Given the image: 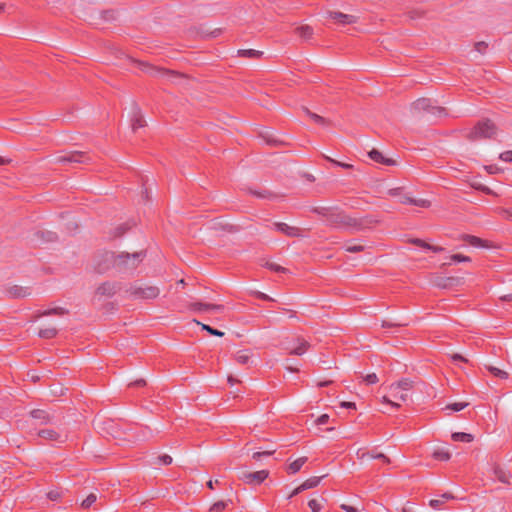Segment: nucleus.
Listing matches in <instances>:
<instances>
[{
    "label": "nucleus",
    "instance_id": "f257e3e1",
    "mask_svg": "<svg viewBox=\"0 0 512 512\" xmlns=\"http://www.w3.org/2000/svg\"><path fill=\"white\" fill-rule=\"evenodd\" d=\"M311 212L325 219L328 225L335 228H345L352 231H363L370 229L379 223V220L373 215H365L355 218L346 214L345 211L337 206H314Z\"/></svg>",
    "mask_w": 512,
    "mask_h": 512
},
{
    "label": "nucleus",
    "instance_id": "f03ea898",
    "mask_svg": "<svg viewBox=\"0 0 512 512\" xmlns=\"http://www.w3.org/2000/svg\"><path fill=\"white\" fill-rule=\"evenodd\" d=\"M146 255V250H140L134 253L121 252L116 254V269L119 272L133 271L145 259Z\"/></svg>",
    "mask_w": 512,
    "mask_h": 512
},
{
    "label": "nucleus",
    "instance_id": "7ed1b4c3",
    "mask_svg": "<svg viewBox=\"0 0 512 512\" xmlns=\"http://www.w3.org/2000/svg\"><path fill=\"white\" fill-rule=\"evenodd\" d=\"M497 133L496 125L490 119L478 121L475 126L465 135L469 141L480 139H491Z\"/></svg>",
    "mask_w": 512,
    "mask_h": 512
},
{
    "label": "nucleus",
    "instance_id": "20e7f679",
    "mask_svg": "<svg viewBox=\"0 0 512 512\" xmlns=\"http://www.w3.org/2000/svg\"><path fill=\"white\" fill-rule=\"evenodd\" d=\"M94 270L103 274L111 268L116 269V253L112 251L99 252L94 256Z\"/></svg>",
    "mask_w": 512,
    "mask_h": 512
},
{
    "label": "nucleus",
    "instance_id": "39448f33",
    "mask_svg": "<svg viewBox=\"0 0 512 512\" xmlns=\"http://www.w3.org/2000/svg\"><path fill=\"white\" fill-rule=\"evenodd\" d=\"M413 113L428 112L437 117L447 116L446 109L440 106H433L429 98H419L411 104Z\"/></svg>",
    "mask_w": 512,
    "mask_h": 512
},
{
    "label": "nucleus",
    "instance_id": "423d86ee",
    "mask_svg": "<svg viewBox=\"0 0 512 512\" xmlns=\"http://www.w3.org/2000/svg\"><path fill=\"white\" fill-rule=\"evenodd\" d=\"M129 60L131 62H133V63L138 64L142 71H144L145 73H147V74H149L150 76H153V77H156L158 75H160V76L168 75V76H173V77H177V78L186 77V75H184L183 73H180V72L175 71V70H170V69H167V68L157 67V66L148 64L146 62H143V61L135 60L133 58H129Z\"/></svg>",
    "mask_w": 512,
    "mask_h": 512
},
{
    "label": "nucleus",
    "instance_id": "0eeeda50",
    "mask_svg": "<svg viewBox=\"0 0 512 512\" xmlns=\"http://www.w3.org/2000/svg\"><path fill=\"white\" fill-rule=\"evenodd\" d=\"M126 293L134 299L151 300L155 299L160 294V289L157 286H130Z\"/></svg>",
    "mask_w": 512,
    "mask_h": 512
},
{
    "label": "nucleus",
    "instance_id": "6e6552de",
    "mask_svg": "<svg viewBox=\"0 0 512 512\" xmlns=\"http://www.w3.org/2000/svg\"><path fill=\"white\" fill-rule=\"evenodd\" d=\"M93 156L89 152L70 151L56 158L57 163H76L88 165L93 162Z\"/></svg>",
    "mask_w": 512,
    "mask_h": 512
},
{
    "label": "nucleus",
    "instance_id": "1a4fd4ad",
    "mask_svg": "<svg viewBox=\"0 0 512 512\" xmlns=\"http://www.w3.org/2000/svg\"><path fill=\"white\" fill-rule=\"evenodd\" d=\"M121 289V283L117 281H106L101 283L95 290V296L113 297Z\"/></svg>",
    "mask_w": 512,
    "mask_h": 512
},
{
    "label": "nucleus",
    "instance_id": "9d476101",
    "mask_svg": "<svg viewBox=\"0 0 512 512\" xmlns=\"http://www.w3.org/2000/svg\"><path fill=\"white\" fill-rule=\"evenodd\" d=\"M269 476L268 470H260L256 472H243L239 479L242 480L246 484H256L259 485L264 480H266Z\"/></svg>",
    "mask_w": 512,
    "mask_h": 512
},
{
    "label": "nucleus",
    "instance_id": "9b49d317",
    "mask_svg": "<svg viewBox=\"0 0 512 512\" xmlns=\"http://www.w3.org/2000/svg\"><path fill=\"white\" fill-rule=\"evenodd\" d=\"M272 229L285 234L288 237H303L302 229L294 226H289L283 222H274L272 224Z\"/></svg>",
    "mask_w": 512,
    "mask_h": 512
},
{
    "label": "nucleus",
    "instance_id": "f8f14e48",
    "mask_svg": "<svg viewBox=\"0 0 512 512\" xmlns=\"http://www.w3.org/2000/svg\"><path fill=\"white\" fill-rule=\"evenodd\" d=\"M188 309L193 312H207V311H215L222 312L224 310V305L222 304H210L203 302H192L188 304Z\"/></svg>",
    "mask_w": 512,
    "mask_h": 512
},
{
    "label": "nucleus",
    "instance_id": "ddd939ff",
    "mask_svg": "<svg viewBox=\"0 0 512 512\" xmlns=\"http://www.w3.org/2000/svg\"><path fill=\"white\" fill-rule=\"evenodd\" d=\"M146 126V121L142 115L141 109L136 102L132 104V118H131V127L133 132H136L138 128H142Z\"/></svg>",
    "mask_w": 512,
    "mask_h": 512
},
{
    "label": "nucleus",
    "instance_id": "4468645a",
    "mask_svg": "<svg viewBox=\"0 0 512 512\" xmlns=\"http://www.w3.org/2000/svg\"><path fill=\"white\" fill-rule=\"evenodd\" d=\"M329 18L336 21L340 25L355 24L358 22V17L350 14H344L339 11H328Z\"/></svg>",
    "mask_w": 512,
    "mask_h": 512
},
{
    "label": "nucleus",
    "instance_id": "2eb2a0df",
    "mask_svg": "<svg viewBox=\"0 0 512 512\" xmlns=\"http://www.w3.org/2000/svg\"><path fill=\"white\" fill-rule=\"evenodd\" d=\"M34 242L37 244H46L53 243L58 240V235L56 232L48 231V230H38L34 233Z\"/></svg>",
    "mask_w": 512,
    "mask_h": 512
},
{
    "label": "nucleus",
    "instance_id": "dca6fc26",
    "mask_svg": "<svg viewBox=\"0 0 512 512\" xmlns=\"http://www.w3.org/2000/svg\"><path fill=\"white\" fill-rule=\"evenodd\" d=\"M461 239L468 243L471 246L474 247H483V248H490L492 245L487 240H483L477 236L469 235V234H463L461 236Z\"/></svg>",
    "mask_w": 512,
    "mask_h": 512
},
{
    "label": "nucleus",
    "instance_id": "f3484780",
    "mask_svg": "<svg viewBox=\"0 0 512 512\" xmlns=\"http://www.w3.org/2000/svg\"><path fill=\"white\" fill-rule=\"evenodd\" d=\"M368 156L370 157V159H372L373 161L377 162V163H380V164H383V165H387V166H393L396 164V161L391 159V158H386L379 150L373 148L369 153H368Z\"/></svg>",
    "mask_w": 512,
    "mask_h": 512
},
{
    "label": "nucleus",
    "instance_id": "a211bd4d",
    "mask_svg": "<svg viewBox=\"0 0 512 512\" xmlns=\"http://www.w3.org/2000/svg\"><path fill=\"white\" fill-rule=\"evenodd\" d=\"M461 278L459 277H437L435 285L439 288H449L460 284Z\"/></svg>",
    "mask_w": 512,
    "mask_h": 512
},
{
    "label": "nucleus",
    "instance_id": "6ab92c4d",
    "mask_svg": "<svg viewBox=\"0 0 512 512\" xmlns=\"http://www.w3.org/2000/svg\"><path fill=\"white\" fill-rule=\"evenodd\" d=\"M211 229L215 231H224L233 234L240 231V226L229 223L213 222Z\"/></svg>",
    "mask_w": 512,
    "mask_h": 512
},
{
    "label": "nucleus",
    "instance_id": "aec40b11",
    "mask_svg": "<svg viewBox=\"0 0 512 512\" xmlns=\"http://www.w3.org/2000/svg\"><path fill=\"white\" fill-rule=\"evenodd\" d=\"M30 416L33 419L39 420L40 424H47L51 422L52 416L45 410L42 409H34L30 412Z\"/></svg>",
    "mask_w": 512,
    "mask_h": 512
},
{
    "label": "nucleus",
    "instance_id": "412c9836",
    "mask_svg": "<svg viewBox=\"0 0 512 512\" xmlns=\"http://www.w3.org/2000/svg\"><path fill=\"white\" fill-rule=\"evenodd\" d=\"M8 293L13 298H24L30 295L29 288L14 285L8 289Z\"/></svg>",
    "mask_w": 512,
    "mask_h": 512
},
{
    "label": "nucleus",
    "instance_id": "4be33fe9",
    "mask_svg": "<svg viewBox=\"0 0 512 512\" xmlns=\"http://www.w3.org/2000/svg\"><path fill=\"white\" fill-rule=\"evenodd\" d=\"M297 341L299 343V345L293 349H291L289 351V354L290 355H297V356H301L303 355L310 347V344L309 342H307L305 339L303 338H297Z\"/></svg>",
    "mask_w": 512,
    "mask_h": 512
},
{
    "label": "nucleus",
    "instance_id": "5701e85b",
    "mask_svg": "<svg viewBox=\"0 0 512 512\" xmlns=\"http://www.w3.org/2000/svg\"><path fill=\"white\" fill-rule=\"evenodd\" d=\"M413 387V381L408 378H403L397 383H394L390 386L391 391H407L410 390Z\"/></svg>",
    "mask_w": 512,
    "mask_h": 512
},
{
    "label": "nucleus",
    "instance_id": "b1692460",
    "mask_svg": "<svg viewBox=\"0 0 512 512\" xmlns=\"http://www.w3.org/2000/svg\"><path fill=\"white\" fill-rule=\"evenodd\" d=\"M308 458L307 457H300L298 459H296L295 461H293L292 463H290L286 469L287 473L288 474H296L297 472L300 471V469L302 468V466L307 462Z\"/></svg>",
    "mask_w": 512,
    "mask_h": 512
},
{
    "label": "nucleus",
    "instance_id": "393cba45",
    "mask_svg": "<svg viewBox=\"0 0 512 512\" xmlns=\"http://www.w3.org/2000/svg\"><path fill=\"white\" fill-rule=\"evenodd\" d=\"M294 32L304 40H308L313 36V28L309 25H301L295 28Z\"/></svg>",
    "mask_w": 512,
    "mask_h": 512
},
{
    "label": "nucleus",
    "instance_id": "a878e982",
    "mask_svg": "<svg viewBox=\"0 0 512 512\" xmlns=\"http://www.w3.org/2000/svg\"><path fill=\"white\" fill-rule=\"evenodd\" d=\"M493 474L498 481L505 484L509 483V474L500 465L495 464L493 466Z\"/></svg>",
    "mask_w": 512,
    "mask_h": 512
},
{
    "label": "nucleus",
    "instance_id": "bb28decb",
    "mask_svg": "<svg viewBox=\"0 0 512 512\" xmlns=\"http://www.w3.org/2000/svg\"><path fill=\"white\" fill-rule=\"evenodd\" d=\"M453 499H455V496L453 494L447 492V493L442 494L440 496V498H438V499H431L429 502V505L434 509H438L446 501L453 500Z\"/></svg>",
    "mask_w": 512,
    "mask_h": 512
},
{
    "label": "nucleus",
    "instance_id": "cd10ccee",
    "mask_svg": "<svg viewBox=\"0 0 512 512\" xmlns=\"http://www.w3.org/2000/svg\"><path fill=\"white\" fill-rule=\"evenodd\" d=\"M65 314H68V310L62 307H56L44 310L42 312H39L36 315V318L42 317V316H51V315H57V316H63Z\"/></svg>",
    "mask_w": 512,
    "mask_h": 512
},
{
    "label": "nucleus",
    "instance_id": "c85d7f7f",
    "mask_svg": "<svg viewBox=\"0 0 512 512\" xmlns=\"http://www.w3.org/2000/svg\"><path fill=\"white\" fill-rule=\"evenodd\" d=\"M451 438L455 442H466L470 443L474 440V436L470 433L466 432H454L451 435Z\"/></svg>",
    "mask_w": 512,
    "mask_h": 512
},
{
    "label": "nucleus",
    "instance_id": "c756f323",
    "mask_svg": "<svg viewBox=\"0 0 512 512\" xmlns=\"http://www.w3.org/2000/svg\"><path fill=\"white\" fill-rule=\"evenodd\" d=\"M193 322L196 323L197 325H200L201 329L203 331L208 332L212 336H216V337H223L224 336V332H222V331H220V330H218L216 328H213V327H211L208 324L201 323L197 319H193Z\"/></svg>",
    "mask_w": 512,
    "mask_h": 512
},
{
    "label": "nucleus",
    "instance_id": "7c9ffc66",
    "mask_svg": "<svg viewBox=\"0 0 512 512\" xmlns=\"http://www.w3.org/2000/svg\"><path fill=\"white\" fill-rule=\"evenodd\" d=\"M303 111L306 113L307 116H309L315 123L319 125H328L330 124V121L326 118L310 111L307 107H303Z\"/></svg>",
    "mask_w": 512,
    "mask_h": 512
},
{
    "label": "nucleus",
    "instance_id": "2f4dec72",
    "mask_svg": "<svg viewBox=\"0 0 512 512\" xmlns=\"http://www.w3.org/2000/svg\"><path fill=\"white\" fill-rule=\"evenodd\" d=\"M38 436L52 441H57L60 438L59 433L53 429H42L38 432Z\"/></svg>",
    "mask_w": 512,
    "mask_h": 512
},
{
    "label": "nucleus",
    "instance_id": "473e14b6",
    "mask_svg": "<svg viewBox=\"0 0 512 512\" xmlns=\"http://www.w3.org/2000/svg\"><path fill=\"white\" fill-rule=\"evenodd\" d=\"M173 459L170 455L168 454H163V455H159L157 457H155L152 461H151V465H154V466H161V465H164V466H168L172 463Z\"/></svg>",
    "mask_w": 512,
    "mask_h": 512
},
{
    "label": "nucleus",
    "instance_id": "72a5a7b5",
    "mask_svg": "<svg viewBox=\"0 0 512 512\" xmlns=\"http://www.w3.org/2000/svg\"><path fill=\"white\" fill-rule=\"evenodd\" d=\"M135 223H130V222H126V223H123L119 226H117L115 229H114V232H113V237L114 238H119V237H122L127 231H129L132 226H134Z\"/></svg>",
    "mask_w": 512,
    "mask_h": 512
},
{
    "label": "nucleus",
    "instance_id": "f704fd0d",
    "mask_svg": "<svg viewBox=\"0 0 512 512\" xmlns=\"http://www.w3.org/2000/svg\"><path fill=\"white\" fill-rule=\"evenodd\" d=\"M237 54L239 57L257 59L262 56L263 52L254 49H240L238 50Z\"/></svg>",
    "mask_w": 512,
    "mask_h": 512
},
{
    "label": "nucleus",
    "instance_id": "c9c22d12",
    "mask_svg": "<svg viewBox=\"0 0 512 512\" xmlns=\"http://www.w3.org/2000/svg\"><path fill=\"white\" fill-rule=\"evenodd\" d=\"M58 334V330L56 328H45L40 329L38 332V336L42 339H52L56 337Z\"/></svg>",
    "mask_w": 512,
    "mask_h": 512
},
{
    "label": "nucleus",
    "instance_id": "e433bc0d",
    "mask_svg": "<svg viewBox=\"0 0 512 512\" xmlns=\"http://www.w3.org/2000/svg\"><path fill=\"white\" fill-rule=\"evenodd\" d=\"M486 369L495 377L497 378H500V379H507L509 374L504 371V370H501L495 366H492V365H486L485 366Z\"/></svg>",
    "mask_w": 512,
    "mask_h": 512
},
{
    "label": "nucleus",
    "instance_id": "4c0bfd02",
    "mask_svg": "<svg viewBox=\"0 0 512 512\" xmlns=\"http://www.w3.org/2000/svg\"><path fill=\"white\" fill-rule=\"evenodd\" d=\"M117 18V11L114 9L103 10L100 13V19L106 22L115 21Z\"/></svg>",
    "mask_w": 512,
    "mask_h": 512
},
{
    "label": "nucleus",
    "instance_id": "58836bf2",
    "mask_svg": "<svg viewBox=\"0 0 512 512\" xmlns=\"http://www.w3.org/2000/svg\"><path fill=\"white\" fill-rule=\"evenodd\" d=\"M321 479H322V477H317V476L310 477L309 479L305 480L301 484L302 489H304V491H305V490L312 489V488L318 486Z\"/></svg>",
    "mask_w": 512,
    "mask_h": 512
},
{
    "label": "nucleus",
    "instance_id": "ea45409f",
    "mask_svg": "<svg viewBox=\"0 0 512 512\" xmlns=\"http://www.w3.org/2000/svg\"><path fill=\"white\" fill-rule=\"evenodd\" d=\"M235 360L242 365L248 364L250 360V354L247 350L238 351L235 355Z\"/></svg>",
    "mask_w": 512,
    "mask_h": 512
},
{
    "label": "nucleus",
    "instance_id": "a19ab883",
    "mask_svg": "<svg viewBox=\"0 0 512 512\" xmlns=\"http://www.w3.org/2000/svg\"><path fill=\"white\" fill-rule=\"evenodd\" d=\"M323 158L326 161L330 162L331 164H333L335 166H338V167H341L343 169H346V170L354 169V166L352 164L335 160V159H333V158H331L329 156H326V155H323Z\"/></svg>",
    "mask_w": 512,
    "mask_h": 512
},
{
    "label": "nucleus",
    "instance_id": "79ce46f5",
    "mask_svg": "<svg viewBox=\"0 0 512 512\" xmlns=\"http://www.w3.org/2000/svg\"><path fill=\"white\" fill-rule=\"evenodd\" d=\"M433 458L439 461H448L451 458V454L443 449H437L433 452Z\"/></svg>",
    "mask_w": 512,
    "mask_h": 512
},
{
    "label": "nucleus",
    "instance_id": "37998d69",
    "mask_svg": "<svg viewBox=\"0 0 512 512\" xmlns=\"http://www.w3.org/2000/svg\"><path fill=\"white\" fill-rule=\"evenodd\" d=\"M97 500V495L94 493H90L81 503V507L83 509H88L94 504Z\"/></svg>",
    "mask_w": 512,
    "mask_h": 512
},
{
    "label": "nucleus",
    "instance_id": "c03bdc74",
    "mask_svg": "<svg viewBox=\"0 0 512 512\" xmlns=\"http://www.w3.org/2000/svg\"><path fill=\"white\" fill-rule=\"evenodd\" d=\"M249 193L258 198H273V197H275V195L269 190L257 191V190L249 189Z\"/></svg>",
    "mask_w": 512,
    "mask_h": 512
},
{
    "label": "nucleus",
    "instance_id": "a18cd8bd",
    "mask_svg": "<svg viewBox=\"0 0 512 512\" xmlns=\"http://www.w3.org/2000/svg\"><path fill=\"white\" fill-rule=\"evenodd\" d=\"M63 496V491L60 488L50 490L47 493V498L51 501H58Z\"/></svg>",
    "mask_w": 512,
    "mask_h": 512
},
{
    "label": "nucleus",
    "instance_id": "49530a36",
    "mask_svg": "<svg viewBox=\"0 0 512 512\" xmlns=\"http://www.w3.org/2000/svg\"><path fill=\"white\" fill-rule=\"evenodd\" d=\"M468 405H469L468 402H455V403L448 404L446 406V409H450L452 411L459 412V411L463 410L464 408H466Z\"/></svg>",
    "mask_w": 512,
    "mask_h": 512
},
{
    "label": "nucleus",
    "instance_id": "de8ad7c7",
    "mask_svg": "<svg viewBox=\"0 0 512 512\" xmlns=\"http://www.w3.org/2000/svg\"><path fill=\"white\" fill-rule=\"evenodd\" d=\"M228 505V502L226 501H218V502H215L211 507H210V512H222L226 509Z\"/></svg>",
    "mask_w": 512,
    "mask_h": 512
},
{
    "label": "nucleus",
    "instance_id": "09e8293b",
    "mask_svg": "<svg viewBox=\"0 0 512 512\" xmlns=\"http://www.w3.org/2000/svg\"><path fill=\"white\" fill-rule=\"evenodd\" d=\"M265 266L274 272H278V273H287L288 272V269H286L285 267H282L276 263H273V262H267L265 264Z\"/></svg>",
    "mask_w": 512,
    "mask_h": 512
},
{
    "label": "nucleus",
    "instance_id": "8fccbe9b",
    "mask_svg": "<svg viewBox=\"0 0 512 512\" xmlns=\"http://www.w3.org/2000/svg\"><path fill=\"white\" fill-rule=\"evenodd\" d=\"M345 250L350 253H358L364 251L365 247L363 245L356 244H346L344 246Z\"/></svg>",
    "mask_w": 512,
    "mask_h": 512
},
{
    "label": "nucleus",
    "instance_id": "3c124183",
    "mask_svg": "<svg viewBox=\"0 0 512 512\" xmlns=\"http://www.w3.org/2000/svg\"><path fill=\"white\" fill-rule=\"evenodd\" d=\"M450 259H451V261L457 262V263H460V262H470L471 261L470 257L465 256L463 254H453V255L450 256Z\"/></svg>",
    "mask_w": 512,
    "mask_h": 512
},
{
    "label": "nucleus",
    "instance_id": "603ef678",
    "mask_svg": "<svg viewBox=\"0 0 512 512\" xmlns=\"http://www.w3.org/2000/svg\"><path fill=\"white\" fill-rule=\"evenodd\" d=\"M308 506L312 512H320L322 508V505L316 499L309 500Z\"/></svg>",
    "mask_w": 512,
    "mask_h": 512
},
{
    "label": "nucleus",
    "instance_id": "864d4df0",
    "mask_svg": "<svg viewBox=\"0 0 512 512\" xmlns=\"http://www.w3.org/2000/svg\"><path fill=\"white\" fill-rule=\"evenodd\" d=\"M474 48L477 52L484 54L488 49V44L484 41L476 42Z\"/></svg>",
    "mask_w": 512,
    "mask_h": 512
},
{
    "label": "nucleus",
    "instance_id": "5fc2aeb1",
    "mask_svg": "<svg viewBox=\"0 0 512 512\" xmlns=\"http://www.w3.org/2000/svg\"><path fill=\"white\" fill-rule=\"evenodd\" d=\"M412 205L422 207V208H429L431 206V202L426 199H414V202Z\"/></svg>",
    "mask_w": 512,
    "mask_h": 512
},
{
    "label": "nucleus",
    "instance_id": "6e6d98bb",
    "mask_svg": "<svg viewBox=\"0 0 512 512\" xmlns=\"http://www.w3.org/2000/svg\"><path fill=\"white\" fill-rule=\"evenodd\" d=\"M403 326H407V323H393V322H390V321H382V327L383 328H393V327H403Z\"/></svg>",
    "mask_w": 512,
    "mask_h": 512
},
{
    "label": "nucleus",
    "instance_id": "4d7b16f0",
    "mask_svg": "<svg viewBox=\"0 0 512 512\" xmlns=\"http://www.w3.org/2000/svg\"><path fill=\"white\" fill-rule=\"evenodd\" d=\"M410 242L416 246H419V247H422V248H425V249H428L429 248V243L425 242L424 240L422 239H419V238H413L410 240Z\"/></svg>",
    "mask_w": 512,
    "mask_h": 512
},
{
    "label": "nucleus",
    "instance_id": "13d9d810",
    "mask_svg": "<svg viewBox=\"0 0 512 512\" xmlns=\"http://www.w3.org/2000/svg\"><path fill=\"white\" fill-rule=\"evenodd\" d=\"M364 380L367 382V384H375L379 381V379L375 373L367 374L364 377Z\"/></svg>",
    "mask_w": 512,
    "mask_h": 512
},
{
    "label": "nucleus",
    "instance_id": "bf43d9fd",
    "mask_svg": "<svg viewBox=\"0 0 512 512\" xmlns=\"http://www.w3.org/2000/svg\"><path fill=\"white\" fill-rule=\"evenodd\" d=\"M423 15H424V12L420 11V10H411L408 12V16L412 20L421 18Z\"/></svg>",
    "mask_w": 512,
    "mask_h": 512
},
{
    "label": "nucleus",
    "instance_id": "052dcab7",
    "mask_svg": "<svg viewBox=\"0 0 512 512\" xmlns=\"http://www.w3.org/2000/svg\"><path fill=\"white\" fill-rule=\"evenodd\" d=\"M371 457L374 459H379L386 464L390 463V459L383 453L371 454Z\"/></svg>",
    "mask_w": 512,
    "mask_h": 512
},
{
    "label": "nucleus",
    "instance_id": "680f3d73",
    "mask_svg": "<svg viewBox=\"0 0 512 512\" xmlns=\"http://www.w3.org/2000/svg\"><path fill=\"white\" fill-rule=\"evenodd\" d=\"M499 158L506 162H512V151H504L500 154Z\"/></svg>",
    "mask_w": 512,
    "mask_h": 512
},
{
    "label": "nucleus",
    "instance_id": "e2e57ef3",
    "mask_svg": "<svg viewBox=\"0 0 512 512\" xmlns=\"http://www.w3.org/2000/svg\"><path fill=\"white\" fill-rule=\"evenodd\" d=\"M451 359L454 362H464V363L468 362V359H466L464 356H462L461 354H458V353L452 354Z\"/></svg>",
    "mask_w": 512,
    "mask_h": 512
},
{
    "label": "nucleus",
    "instance_id": "0e129e2a",
    "mask_svg": "<svg viewBox=\"0 0 512 512\" xmlns=\"http://www.w3.org/2000/svg\"><path fill=\"white\" fill-rule=\"evenodd\" d=\"M474 188H476L477 190L481 191L482 193L486 194V195H492L493 194V191L485 186V185H477V186H474Z\"/></svg>",
    "mask_w": 512,
    "mask_h": 512
},
{
    "label": "nucleus",
    "instance_id": "69168bd1",
    "mask_svg": "<svg viewBox=\"0 0 512 512\" xmlns=\"http://www.w3.org/2000/svg\"><path fill=\"white\" fill-rule=\"evenodd\" d=\"M329 421V415L328 414H322L320 415L317 419H316V423L318 425H324L326 423H328Z\"/></svg>",
    "mask_w": 512,
    "mask_h": 512
},
{
    "label": "nucleus",
    "instance_id": "338daca9",
    "mask_svg": "<svg viewBox=\"0 0 512 512\" xmlns=\"http://www.w3.org/2000/svg\"><path fill=\"white\" fill-rule=\"evenodd\" d=\"M402 190H403V188H401V187L392 188V189H389V190H388V194H389L390 196H393V197H396V196H400V197H401V195H402Z\"/></svg>",
    "mask_w": 512,
    "mask_h": 512
},
{
    "label": "nucleus",
    "instance_id": "774afa93",
    "mask_svg": "<svg viewBox=\"0 0 512 512\" xmlns=\"http://www.w3.org/2000/svg\"><path fill=\"white\" fill-rule=\"evenodd\" d=\"M340 508L346 512H359V510L353 506L347 504H341Z\"/></svg>",
    "mask_w": 512,
    "mask_h": 512
}]
</instances>
